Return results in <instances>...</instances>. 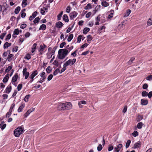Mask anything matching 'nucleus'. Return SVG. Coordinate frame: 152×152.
I'll return each mask as SVG.
<instances>
[{
    "instance_id": "nucleus-1",
    "label": "nucleus",
    "mask_w": 152,
    "mask_h": 152,
    "mask_svg": "<svg viewBox=\"0 0 152 152\" xmlns=\"http://www.w3.org/2000/svg\"><path fill=\"white\" fill-rule=\"evenodd\" d=\"M72 105L70 102H67L64 103L59 104L58 109L59 110H69L72 108Z\"/></svg>"
},
{
    "instance_id": "nucleus-2",
    "label": "nucleus",
    "mask_w": 152,
    "mask_h": 152,
    "mask_svg": "<svg viewBox=\"0 0 152 152\" xmlns=\"http://www.w3.org/2000/svg\"><path fill=\"white\" fill-rule=\"evenodd\" d=\"M69 53L68 50L66 49H61L58 51V58L63 60Z\"/></svg>"
},
{
    "instance_id": "nucleus-3",
    "label": "nucleus",
    "mask_w": 152,
    "mask_h": 152,
    "mask_svg": "<svg viewBox=\"0 0 152 152\" xmlns=\"http://www.w3.org/2000/svg\"><path fill=\"white\" fill-rule=\"evenodd\" d=\"M24 128L22 126L18 127L14 131V134L15 137H19L23 132Z\"/></svg>"
},
{
    "instance_id": "nucleus-4",
    "label": "nucleus",
    "mask_w": 152,
    "mask_h": 152,
    "mask_svg": "<svg viewBox=\"0 0 152 152\" xmlns=\"http://www.w3.org/2000/svg\"><path fill=\"white\" fill-rule=\"evenodd\" d=\"M76 61V58H73L72 59H69L66 61L64 64L66 67L68 66H71L75 63Z\"/></svg>"
},
{
    "instance_id": "nucleus-5",
    "label": "nucleus",
    "mask_w": 152,
    "mask_h": 152,
    "mask_svg": "<svg viewBox=\"0 0 152 152\" xmlns=\"http://www.w3.org/2000/svg\"><path fill=\"white\" fill-rule=\"evenodd\" d=\"M47 46L44 44L40 45L39 47L38 48V51L39 52V54L42 55L44 53V51L45 49L46 48Z\"/></svg>"
},
{
    "instance_id": "nucleus-6",
    "label": "nucleus",
    "mask_w": 152,
    "mask_h": 152,
    "mask_svg": "<svg viewBox=\"0 0 152 152\" xmlns=\"http://www.w3.org/2000/svg\"><path fill=\"white\" fill-rule=\"evenodd\" d=\"M23 76H25V79H27L29 76V73L27 71V69L26 67L23 69Z\"/></svg>"
},
{
    "instance_id": "nucleus-7",
    "label": "nucleus",
    "mask_w": 152,
    "mask_h": 152,
    "mask_svg": "<svg viewBox=\"0 0 152 152\" xmlns=\"http://www.w3.org/2000/svg\"><path fill=\"white\" fill-rule=\"evenodd\" d=\"M18 75L17 73L15 74L12 77V79L11 83L12 84L15 86L16 85L15 84V82L17 80L18 78Z\"/></svg>"
},
{
    "instance_id": "nucleus-8",
    "label": "nucleus",
    "mask_w": 152,
    "mask_h": 152,
    "mask_svg": "<svg viewBox=\"0 0 152 152\" xmlns=\"http://www.w3.org/2000/svg\"><path fill=\"white\" fill-rule=\"evenodd\" d=\"M122 148V145L121 144H118L114 147V151L115 152H119Z\"/></svg>"
},
{
    "instance_id": "nucleus-9",
    "label": "nucleus",
    "mask_w": 152,
    "mask_h": 152,
    "mask_svg": "<svg viewBox=\"0 0 152 152\" xmlns=\"http://www.w3.org/2000/svg\"><path fill=\"white\" fill-rule=\"evenodd\" d=\"M48 7L46 6V7H43L41 9L40 12L42 15H45V13L48 11Z\"/></svg>"
},
{
    "instance_id": "nucleus-10",
    "label": "nucleus",
    "mask_w": 152,
    "mask_h": 152,
    "mask_svg": "<svg viewBox=\"0 0 152 152\" xmlns=\"http://www.w3.org/2000/svg\"><path fill=\"white\" fill-rule=\"evenodd\" d=\"M78 13L75 11H73L71 12L69 14L70 18L71 20H72L75 18L77 15Z\"/></svg>"
},
{
    "instance_id": "nucleus-11",
    "label": "nucleus",
    "mask_w": 152,
    "mask_h": 152,
    "mask_svg": "<svg viewBox=\"0 0 152 152\" xmlns=\"http://www.w3.org/2000/svg\"><path fill=\"white\" fill-rule=\"evenodd\" d=\"M38 74V72L37 70H35L32 72L31 74L29 76V78H34Z\"/></svg>"
},
{
    "instance_id": "nucleus-12",
    "label": "nucleus",
    "mask_w": 152,
    "mask_h": 152,
    "mask_svg": "<svg viewBox=\"0 0 152 152\" xmlns=\"http://www.w3.org/2000/svg\"><path fill=\"white\" fill-rule=\"evenodd\" d=\"M34 110V108H33L32 109H30L28 110L24 114V116L25 118L27 117L31 113L32 111H33Z\"/></svg>"
},
{
    "instance_id": "nucleus-13",
    "label": "nucleus",
    "mask_w": 152,
    "mask_h": 152,
    "mask_svg": "<svg viewBox=\"0 0 152 152\" xmlns=\"http://www.w3.org/2000/svg\"><path fill=\"white\" fill-rule=\"evenodd\" d=\"M101 4L102 6L106 7L109 6V4L105 0H103L102 1Z\"/></svg>"
},
{
    "instance_id": "nucleus-14",
    "label": "nucleus",
    "mask_w": 152,
    "mask_h": 152,
    "mask_svg": "<svg viewBox=\"0 0 152 152\" xmlns=\"http://www.w3.org/2000/svg\"><path fill=\"white\" fill-rule=\"evenodd\" d=\"M25 104L24 103H22L21 104L20 106L19 107L18 111L19 113L21 112L22 111V110L25 107Z\"/></svg>"
},
{
    "instance_id": "nucleus-15",
    "label": "nucleus",
    "mask_w": 152,
    "mask_h": 152,
    "mask_svg": "<svg viewBox=\"0 0 152 152\" xmlns=\"http://www.w3.org/2000/svg\"><path fill=\"white\" fill-rule=\"evenodd\" d=\"M11 89L12 87L10 85H9L7 87L4 91L6 93L9 94L11 91Z\"/></svg>"
},
{
    "instance_id": "nucleus-16",
    "label": "nucleus",
    "mask_w": 152,
    "mask_h": 152,
    "mask_svg": "<svg viewBox=\"0 0 152 152\" xmlns=\"http://www.w3.org/2000/svg\"><path fill=\"white\" fill-rule=\"evenodd\" d=\"M141 143L140 142H138L135 143L134 145V148H138L141 146Z\"/></svg>"
},
{
    "instance_id": "nucleus-17",
    "label": "nucleus",
    "mask_w": 152,
    "mask_h": 152,
    "mask_svg": "<svg viewBox=\"0 0 152 152\" xmlns=\"http://www.w3.org/2000/svg\"><path fill=\"white\" fill-rule=\"evenodd\" d=\"M64 24L60 21H58L56 23V26L58 28H61L63 26Z\"/></svg>"
},
{
    "instance_id": "nucleus-18",
    "label": "nucleus",
    "mask_w": 152,
    "mask_h": 152,
    "mask_svg": "<svg viewBox=\"0 0 152 152\" xmlns=\"http://www.w3.org/2000/svg\"><path fill=\"white\" fill-rule=\"evenodd\" d=\"M148 102V101L147 99H141V104L143 105H146Z\"/></svg>"
},
{
    "instance_id": "nucleus-19",
    "label": "nucleus",
    "mask_w": 152,
    "mask_h": 152,
    "mask_svg": "<svg viewBox=\"0 0 152 152\" xmlns=\"http://www.w3.org/2000/svg\"><path fill=\"white\" fill-rule=\"evenodd\" d=\"M11 43L6 42L4 44L3 46V48L4 49L7 48L8 47L11 46Z\"/></svg>"
},
{
    "instance_id": "nucleus-20",
    "label": "nucleus",
    "mask_w": 152,
    "mask_h": 152,
    "mask_svg": "<svg viewBox=\"0 0 152 152\" xmlns=\"http://www.w3.org/2000/svg\"><path fill=\"white\" fill-rule=\"evenodd\" d=\"M9 78V74L8 73L6 75L5 77H4V78L3 80V82L4 83H5L7 82Z\"/></svg>"
},
{
    "instance_id": "nucleus-21",
    "label": "nucleus",
    "mask_w": 152,
    "mask_h": 152,
    "mask_svg": "<svg viewBox=\"0 0 152 152\" xmlns=\"http://www.w3.org/2000/svg\"><path fill=\"white\" fill-rule=\"evenodd\" d=\"M63 20L66 22H68L69 20L68 17L66 14H64L63 16Z\"/></svg>"
},
{
    "instance_id": "nucleus-22",
    "label": "nucleus",
    "mask_w": 152,
    "mask_h": 152,
    "mask_svg": "<svg viewBox=\"0 0 152 152\" xmlns=\"http://www.w3.org/2000/svg\"><path fill=\"white\" fill-rule=\"evenodd\" d=\"M6 124H4V121H2L0 124V128H1L2 130H4L6 127Z\"/></svg>"
},
{
    "instance_id": "nucleus-23",
    "label": "nucleus",
    "mask_w": 152,
    "mask_h": 152,
    "mask_svg": "<svg viewBox=\"0 0 152 152\" xmlns=\"http://www.w3.org/2000/svg\"><path fill=\"white\" fill-rule=\"evenodd\" d=\"M37 45V44L35 43H34L33 45H32L31 47V53H34L35 50L36 49V46Z\"/></svg>"
},
{
    "instance_id": "nucleus-24",
    "label": "nucleus",
    "mask_w": 152,
    "mask_h": 152,
    "mask_svg": "<svg viewBox=\"0 0 152 152\" xmlns=\"http://www.w3.org/2000/svg\"><path fill=\"white\" fill-rule=\"evenodd\" d=\"M131 12V10L129 9H128L127 10L126 12L125 13L124 15V17H128L130 14Z\"/></svg>"
},
{
    "instance_id": "nucleus-25",
    "label": "nucleus",
    "mask_w": 152,
    "mask_h": 152,
    "mask_svg": "<svg viewBox=\"0 0 152 152\" xmlns=\"http://www.w3.org/2000/svg\"><path fill=\"white\" fill-rule=\"evenodd\" d=\"M46 28V26L44 24H42L40 26L39 29V30H42L43 31L45 30Z\"/></svg>"
},
{
    "instance_id": "nucleus-26",
    "label": "nucleus",
    "mask_w": 152,
    "mask_h": 152,
    "mask_svg": "<svg viewBox=\"0 0 152 152\" xmlns=\"http://www.w3.org/2000/svg\"><path fill=\"white\" fill-rule=\"evenodd\" d=\"M87 41L88 43H90L93 39V37L90 35H88L87 36Z\"/></svg>"
},
{
    "instance_id": "nucleus-27",
    "label": "nucleus",
    "mask_w": 152,
    "mask_h": 152,
    "mask_svg": "<svg viewBox=\"0 0 152 152\" xmlns=\"http://www.w3.org/2000/svg\"><path fill=\"white\" fill-rule=\"evenodd\" d=\"M20 10V7H17L15 9V13L17 14L18 13Z\"/></svg>"
},
{
    "instance_id": "nucleus-28",
    "label": "nucleus",
    "mask_w": 152,
    "mask_h": 152,
    "mask_svg": "<svg viewBox=\"0 0 152 152\" xmlns=\"http://www.w3.org/2000/svg\"><path fill=\"white\" fill-rule=\"evenodd\" d=\"M92 8L91 5L90 3L88 4L87 6L85 7V9L86 10H88L91 9Z\"/></svg>"
},
{
    "instance_id": "nucleus-29",
    "label": "nucleus",
    "mask_w": 152,
    "mask_h": 152,
    "mask_svg": "<svg viewBox=\"0 0 152 152\" xmlns=\"http://www.w3.org/2000/svg\"><path fill=\"white\" fill-rule=\"evenodd\" d=\"M27 0H23L22 6L23 7H25L27 5Z\"/></svg>"
},
{
    "instance_id": "nucleus-30",
    "label": "nucleus",
    "mask_w": 152,
    "mask_h": 152,
    "mask_svg": "<svg viewBox=\"0 0 152 152\" xmlns=\"http://www.w3.org/2000/svg\"><path fill=\"white\" fill-rule=\"evenodd\" d=\"M143 125V124L142 122H139L137 124V127L139 129H141Z\"/></svg>"
},
{
    "instance_id": "nucleus-31",
    "label": "nucleus",
    "mask_w": 152,
    "mask_h": 152,
    "mask_svg": "<svg viewBox=\"0 0 152 152\" xmlns=\"http://www.w3.org/2000/svg\"><path fill=\"white\" fill-rule=\"evenodd\" d=\"M52 69L50 66H48L46 69V72L48 73H49L51 71Z\"/></svg>"
},
{
    "instance_id": "nucleus-32",
    "label": "nucleus",
    "mask_w": 152,
    "mask_h": 152,
    "mask_svg": "<svg viewBox=\"0 0 152 152\" xmlns=\"http://www.w3.org/2000/svg\"><path fill=\"white\" fill-rule=\"evenodd\" d=\"M90 29L89 28H85L83 31V32L84 34H86L89 31Z\"/></svg>"
},
{
    "instance_id": "nucleus-33",
    "label": "nucleus",
    "mask_w": 152,
    "mask_h": 152,
    "mask_svg": "<svg viewBox=\"0 0 152 152\" xmlns=\"http://www.w3.org/2000/svg\"><path fill=\"white\" fill-rule=\"evenodd\" d=\"M110 14L109 15L107 18L109 19H110L111 18H112L113 17V15L114 14V11L113 10H112L110 11Z\"/></svg>"
},
{
    "instance_id": "nucleus-34",
    "label": "nucleus",
    "mask_w": 152,
    "mask_h": 152,
    "mask_svg": "<svg viewBox=\"0 0 152 152\" xmlns=\"http://www.w3.org/2000/svg\"><path fill=\"white\" fill-rule=\"evenodd\" d=\"M73 37V35L72 34H70L67 39V41L69 42H70L72 39Z\"/></svg>"
},
{
    "instance_id": "nucleus-35",
    "label": "nucleus",
    "mask_w": 152,
    "mask_h": 152,
    "mask_svg": "<svg viewBox=\"0 0 152 152\" xmlns=\"http://www.w3.org/2000/svg\"><path fill=\"white\" fill-rule=\"evenodd\" d=\"M30 97L29 94L26 95L24 99V100L26 102H27L28 101V99Z\"/></svg>"
},
{
    "instance_id": "nucleus-36",
    "label": "nucleus",
    "mask_w": 152,
    "mask_h": 152,
    "mask_svg": "<svg viewBox=\"0 0 152 152\" xmlns=\"http://www.w3.org/2000/svg\"><path fill=\"white\" fill-rule=\"evenodd\" d=\"M132 135L134 137H136L138 135V133L137 131H135L132 133Z\"/></svg>"
},
{
    "instance_id": "nucleus-37",
    "label": "nucleus",
    "mask_w": 152,
    "mask_h": 152,
    "mask_svg": "<svg viewBox=\"0 0 152 152\" xmlns=\"http://www.w3.org/2000/svg\"><path fill=\"white\" fill-rule=\"evenodd\" d=\"M147 25L148 26L152 25V18H150L148 20L147 23Z\"/></svg>"
},
{
    "instance_id": "nucleus-38",
    "label": "nucleus",
    "mask_w": 152,
    "mask_h": 152,
    "mask_svg": "<svg viewBox=\"0 0 152 152\" xmlns=\"http://www.w3.org/2000/svg\"><path fill=\"white\" fill-rule=\"evenodd\" d=\"M60 70L58 68L57 69L53 72V75L54 76L56 75L58 72L60 73Z\"/></svg>"
},
{
    "instance_id": "nucleus-39",
    "label": "nucleus",
    "mask_w": 152,
    "mask_h": 152,
    "mask_svg": "<svg viewBox=\"0 0 152 152\" xmlns=\"http://www.w3.org/2000/svg\"><path fill=\"white\" fill-rule=\"evenodd\" d=\"M13 56L12 54H10L8 56L7 60L9 61H10L12 60V58Z\"/></svg>"
},
{
    "instance_id": "nucleus-40",
    "label": "nucleus",
    "mask_w": 152,
    "mask_h": 152,
    "mask_svg": "<svg viewBox=\"0 0 152 152\" xmlns=\"http://www.w3.org/2000/svg\"><path fill=\"white\" fill-rule=\"evenodd\" d=\"M131 142V141L130 140H127L126 145V148H127L129 147Z\"/></svg>"
},
{
    "instance_id": "nucleus-41",
    "label": "nucleus",
    "mask_w": 152,
    "mask_h": 152,
    "mask_svg": "<svg viewBox=\"0 0 152 152\" xmlns=\"http://www.w3.org/2000/svg\"><path fill=\"white\" fill-rule=\"evenodd\" d=\"M11 34H9L6 37V38L5 39V40L6 41H8L11 37Z\"/></svg>"
},
{
    "instance_id": "nucleus-42",
    "label": "nucleus",
    "mask_w": 152,
    "mask_h": 152,
    "mask_svg": "<svg viewBox=\"0 0 152 152\" xmlns=\"http://www.w3.org/2000/svg\"><path fill=\"white\" fill-rule=\"evenodd\" d=\"M19 34V30L18 28L15 29L13 32V34L16 35H18Z\"/></svg>"
},
{
    "instance_id": "nucleus-43",
    "label": "nucleus",
    "mask_w": 152,
    "mask_h": 152,
    "mask_svg": "<svg viewBox=\"0 0 152 152\" xmlns=\"http://www.w3.org/2000/svg\"><path fill=\"white\" fill-rule=\"evenodd\" d=\"M71 11V7L70 6H68L66 9V12L67 13H69Z\"/></svg>"
},
{
    "instance_id": "nucleus-44",
    "label": "nucleus",
    "mask_w": 152,
    "mask_h": 152,
    "mask_svg": "<svg viewBox=\"0 0 152 152\" xmlns=\"http://www.w3.org/2000/svg\"><path fill=\"white\" fill-rule=\"evenodd\" d=\"M101 6L100 5H97L95 8V10L96 11H98L100 10Z\"/></svg>"
},
{
    "instance_id": "nucleus-45",
    "label": "nucleus",
    "mask_w": 152,
    "mask_h": 152,
    "mask_svg": "<svg viewBox=\"0 0 152 152\" xmlns=\"http://www.w3.org/2000/svg\"><path fill=\"white\" fill-rule=\"evenodd\" d=\"M77 50H75L74 52L72 53L71 54V55L73 57H75L77 56Z\"/></svg>"
},
{
    "instance_id": "nucleus-46",
    "label": "nucleus",
    "mask_w": 152,
    "mask_h": 152,
    "mask_svg": "<svg viewBox=\"0 0 152 152\" xmlns=\"http://www.w3.org/2000/svg\"><path fill=\"white\" fill-rule=\"evenodd\" d=\"M12 67L11 66H8L5 70V73L8 72L12 69Z\"/></svg>"
},
{
    "instance_id": "nucleus-47",
    "label": "nucleus",
    "mask_w": 152,
    "mask_h": 152,
    "mask_svg": "<svg viewBox=\"0 0 152 152\" xmlns=\"http://www.w3.org/2000/svg\"><path fill=\"white\" fill-rule=\"evenodd\" d=\"M40 20V18L39 17L36 18L34 20V23H37Z\"/></svg>"
},
{
    "instance_id": "nucleus-48",
    "label": "nucleus",
    "mask_w": 152,
    "mask_h": 152,
    "mask_svg": "<svg viewBox=\"0 0 152 152\" xmlns=\"http://www.w3.org/2000/svg\"><path fill=\"white\" fill-rule=\"evenodd\" d=\"M143 116L142 115H139L138 116L137 118V121H139L141 120L142 119H143Z\"/></svg>"
},
{
    "instance_id": "nucleus-49",
    "label": "nucleus",
    "mask_w": 152,
    "mask_h": 152,
    "mask_svg": "<svg viewBox=\"0 0 152 152\" xmlns=\"http://www.w3.org/2000/svg\"><path fill=\"white\" fill-rule=\"evenodd\" d=\"M66 66H65L64 64L63 65V68L61 69V72H60V73H61L62 72L64 71L66 69Z\"/></svg>"
},
{
    "instance_id": "nucleus-50",
    "label": "nucleus",
    "mask_w": 152,
    "mask_h": 152,
    "mask_svg": "<svg viewBox=\"0 0 152 152\" xmlns=\"http://www.w3.org/2000/svg\"><path fill=\"white\" fill-rule=\"evenodd\" d=\"M102 148V147L101 144H99V145L97 147V150L100 151Z\"/></svg>"
},
{
    "instance_id": "nucleus-51",
    "label": "nucleus",
    "mask_w": 152,
    "mask_h": 152,
    "mask_svg": "<svg viewBox=\"0 0 152 152\" xmlns=\"http://www.w3.org/2000/svg\"><path fill=\"white\" fill-rule=\"evenodd\" d=\"M22 84H19L17 87V89L18 91H20L22 87Z\"/></svg>"
},
{
    "instance_id": "nucleus-52",
    "label": "nucleus",
    "mask_w": 152,
    "mask_h": 152,
    "mask_svg": "<svg viewBox=\"0 0 152 152\" xmlns=\"http://www.w3.org/2000/svg\"><path fill=\"white\" fill-rule=\"evenodd\" d=\"M142 95L143 96H146L148 95V93L145 91H142Z\"/></svg>"
},
{
    "instance_id": "nucleus-53",
    "label": "nucleus",
    "mask_w": 152,
    "mask_h": 152,
    "mask_svg": "<svg viewBox=\"0 0 152 152\" xmlns=\"http://www.w3.org/2000/svg\"><path fill=\"white\" fill-rule=\"evenodd\" d=\"M105 26H102V27H101L99 28L98 29V31L99 32H101L102 31V30L103 29H105Z\"/></svg>"
},
{
    "instance_id": "nucleus-54",
    "label": "nucleus",
    "mask_w": 152,
    "mask_h": 152,
    "mask_svg": "<svg viewBox=\"0 0 152 152\" xmlns=\"http://www.w3.org/2000/svg\"><path fill=\"white\" fill-rule=\"evenodd\" d=\"M81 35H80L78 36V37H77V42L78 43H80L81 42Z\"/></svg>"
},
{
    "instance_id": "nucleus-55",
    "label": "nucleus",
    "mask_w": 152,
    "mask_h": 152,
    "mask_svg": "<svg viewBox=\"0 0 152 152\" xmlns=\"http://www.w3.org/2000/svg\"><path fill=\"white\" fill-rule=\"evenodd\" d=\"M53 64L54 65L58 66L59 65V64L58 62L56 60H55L53 62Z\"/></svg>"
},
{
    "instance_id": "nucleus-56",
    "label": "nucleus",
    "mask_w": 152,
    "mask_h": 152,
    "mask_svg": "<svg viewBox=\"0 0 152 152\" xmlns=\"http://www.w3.org/2000/svg\"><path fill=\"white\" fill-rule=\"evenodd\" d=\"M113 145H110L109 146L108 148V150L109 151H111L113 150Z\"/></svg>"
},
{
    "instance_id": "nucleus-57",
    "label": "nucleus",
    "mask_w": 152,
    "mask_h": 152,
    "mask_svg": "<svg viewBox=\"0 0 152 152\" xmlns=\"http://www.w3.org/2000/svg\"><path fill=\"white\" fill-rule=\"evenodd\" d=\"M31 55L30 54H27L25 57V58L26 59L29 60L31 58Z\"/></svg>"
},
{
    "instance_id": "nucleus-58",
    "label": "nucleus",
    "mask_w": 152,
    "mask_h": 152,
    "mask_svg": "<svg viewBox=\"0 0 152 152\" xmlns=\"http://www.w3.org/2000/svg\"><path fill=\"white\" fill-rule=\"evenodd\" d=\"M88 44L86 43H85L83 45H82L81 46V48L83 49L84 48H86L88 46Z\"/></svg>"
},
{
    "instance_id": "nucleus-59",
    "label": "nucleus",
    "mask_w": 152,
    "mask_h": 152,
    "mask_svg": "<svg viewBox=\"0 0 152 152\" xmlns=\"http://www.w3.org/2000/svg\"><path fill=\"white\" fill-rule=\"evenodd\" d=\"M10 53V51L8 50L7 52H4L3 54V56L4 57H6L7 56V54Z\"/></svg>"
},
{
    "instance_id": "nucleus-60",
    "label": "nucleus",
    "mask_w": 152,
    "mask_h": 152,
    "mask_svg": "<svg viewBox=\"0 0 152 152\" xmlns=\"http://www.w3.org/2000/svg\"><path fill=\"white\" fill-rule=\"evenodd\" d=\"M91 12H89L86 15V18H88L91 16Z\"/></svg>"
},
{
    "instance_id": "nucleus-61",
    "label": "nucleus",
    "mask_w": 152,
    "mask_h": 152,
    "mask_svg": "<svg viewBox=\"0 0 152 152\" xmlns=\"http://www.w3.org/2000/svg\"><path fill=\"white\" fill-rule=\"evenodd\" d=\"M6 33H3L0 36V38L1 39H3L4 36L6 34Z\"/></svg>"
},
{
    "instance_id": "nucleus-62",
    "label": "nucleus",
    "mask_w": 152,
    "mask_h": 152,
    "mask_svg": "<svg viewBox=\"0 0 152 152\" xmlns=\"http://www.w3.org/2000/svg\"><path fill=\"white\" fill-rule=\"evenodd\" d=\"M146 80H152V75H149L146 77Z\"/></svg>"
},
{
    "instance_id": "nucleus-63",
    "label": "nucleus",
    "mask_w": 152,
    "mask_h": 152,
    "mask_svg": "<svg viewBox=\"0 0 152 152\" xmlns=\"http://www.w3.org/2000/svg\"><path fill=\"white\" fill-rule=\"evenodd\" d=\"M53 77V75L52 74H50L48 76V81L50 80Z\"/></svg>"
},
{
    "instance_id": "nucleus-64",
    "label": "nucleus",
    "mask_w": 152,
    "mask_h": 152,
    "mask_svg": "<svg viewBox=\"0 0 152 152\" xmlns=\"http://www.w3.org/2000/svg\"><path fill=\"white\" fill-rule=\"evenodd\" d=\"M66 44V43L65 42H64L62 43L60 45V48H62L64 47V46Z\"/></svg>"
}]
</instances>
